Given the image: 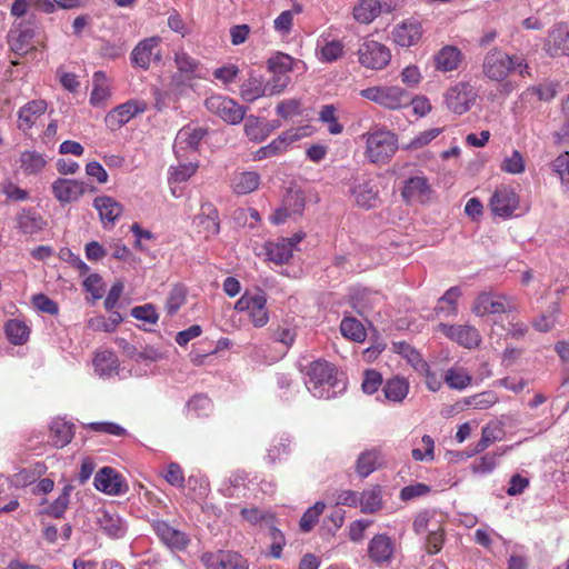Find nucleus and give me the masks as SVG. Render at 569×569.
<instances>
[{
	"label": "nucleus",
	"instance_id": "31",
	"mask_svg": "<svg viewBox=\"0 0 569 569\" xmlns=\"http://www.w3.org/2000/svg\"><path fill=\"white\" fill-rule=\"evenodd\" d=\"M382 465L381 452L373 448L361 452L356 461V472L361 478H367Z\"/></svg>",
	"mask_w": 569,
	"mask_h": 569
},
{
	"label": "nucleus",
	"instance_id": "52",
	"mask_svg": "<svg viewBox=\"0 0 569 569\" xmlns=\"http://www.w3.org/2000/svg\"><path fill=\"white\" fill-rule=\"evenodd\" d=\"M72 490L73 486L66 485L59 497L46 508L44 512L53 518H61L70 503Z\"/></svg>",
	"mask_w": 569,
	"mask_h": 569
},
{
	"label": "nucleus",
	"instance_id": "32",
	"mask_svg": "<svg viewBox=\"0 0 569 569\" xmlns=\"http://www.w3.org/2000/svg\"><path fill=\"white\" fill-rule=\"evenodd\" d=\"M527 210L526 206H520L519 197L513 190H500V218L519 217Z\"/></svg>",
	"mask_w": 569,
	"mask_h": 569
},
{
	"label": "nucleus",
	"instance_id": "11",
	"mask_svg": "<svg viewBox=\"0 0 569 569\" xmlns=\"http://www.w3.org/2000/svg\"><path fill=\"white\" fill-rule=\"evenodd\" d=\"M476 99V92L469 83L460 82L449 88L445 94L447 108L457 114L467 112Z\"/></svg>",
	"mask_w": 569,
	"mask_h": 569
},
{
	"label": "nucleus",
	"instance_id": "22",
	"mask_svg": "<svg viewBox=\"0 0 569 569\" xmlns=\"http://www.w3.org/2000/svg\"><path fill=\"white\" fill-rule=\"evenodd\" d=\"M173 60L179 74L184 80H192L202 77L200 61L191 57L182 48L174 51Z\"/></svg>",
	"mask_w": 569,
	"mask_h": 569
},
{
	"label": "nucleus",
	"instance_id": "10",
	"mask_svg": "<svg viewBox=\"0 0 569 569\" xmlns=\"http://www.w3.org/2000/svg\"><path fill=\"white\" fill-rule=\"evenodd\" d=\"M305 238V233L298 232L290 238H278L264 244L267 259L277 264L287 263L293 254L297 244Z\"/></svg>",
	"mask_w": 569,
	"mask_h": 569
},
{
	"label": "nucleus",
	"instance_id": "21",
	"mask_svg": "<svg viewBox=\"0 0 569 569\" xmlns=\"http://www.w3.org/2000/svg\"><path fill=\"white\" fill-rule=\"evenodd\" d=\"M431 187L425 176H416L406 180L401 196L406 201L425 202L429 199Z\"/></svg>",
	"mask_w": 569,
	"mask_h": 569
},
{
	"label": "nucleus",
	"instance_id": "17",
	"mask_svg": "<svg viewBox=\"0 0 569 569\" xmlns=\"http://www.w3.org/2000/svg\"><path fill=\"white\" fill-rule=\"evenodd\" d=\"M86 192V184L74 179L59 178L52 183V193L62 204L78 201Z\"/></svg>",
	"mask_w": 569,
	"mask_h": 569
},
{
	"label": "nucleus",
	"instance_id": "63",
	"mask_svg": "<svg viewBox=\"0 0 569 569\" xmlns=\"http://www.w3.org/2000/svg\"><path fill=\"white\" fill-rule=\"evenodd\" d=\"M520 300L516 296L500 295V319L511 318L512 315L519 316Z\"/></svg>",
	"mask_w": 569,
	"mask_h": 569
},
{
	"label": "nucleus",
	"instance_id": "39",
	"mask_svg": "<svg viewBox=\"0 0 569 569\" xmlns=\"http://www.w3.org/2000/svg\"><path fill=\"white\" fill-rule=\"evenodd\" d=\"M260 184V176L253 171H243L232 179V189L237 194H248Z\"/></svg>",
	"mask_w": 569,
	"mask_h": 569
},
{
	"label": "nucleus",
	"instance_id": "29",
	"mask_svg": "<svg viewBox=\"0 0 569 569\" xmlns=\"http://www.w3.org/2000/svg\"><path fill=\"white\" fill-rule=\"evenodd\" d=\"M46 221L33 209H23L17 216V227L23 234H34L43 230Z\"/></svg>",
	"mask_w": 569,
	"mask_h": 569
},
{
	"label": "nucleus",
	"instance_id": "3",
	"mask_svg": "<svg viewBox=\"0 0 569 569\" xmlns=\"http://www.w3.org/2000/svg\"><path fill=\"white\" fill-rule=\"evenodd\" d=\"M360 96L389 110L410 106V92L399 86H375L362 89Z\"/></svg>",
	"mask_w": 569,
	"mask_h": 569
},
{
	"label": "nucleus",
	"instance_id": "14",
	"mask_svg": "<svg viewBox=\"0 0 569 569\" xmlns=\"http://www.w3.org/2000/svg\"><path fill=\"white\" fill-rule=\"evenodd\" d=\"M438 329L450 340L466 348H473L479 345L480 336L475 327L468 325L440 323Z\"/></svg>",
	"mask_w": 569,
	"mask_h": 569
},
{
	"label": "nucleus",
	"instance_id": "33",
	"mask_svg": "<svg viewBox=\"0 0 569 569\" xmlns=\"http://www.w3.org/2000/svg\"><path fill=\"white\" fill-rule=\"evenodd\" d=\"M291 451V439L288 435L276 436L267 448L264 460L269 465H274L287 457Z\"/></svg>",
	"mask_w": 569,
	"mask_h": 569
},
{
	"label": "nucleus",
	"instance_id": "41",
	"mask_svg": "<svg viewBox=\"0 0 569 569\" xmlns=\"http://www.w3.org/2000/svg\"><path fill=\"white\" fill-rule=\"evenodd\" d=\"M409 383L405 378L395 377L383 386V392L388 400L393 402H401L408 395Z\"/></svg>",
	"mask_w": 569,
	"mask_h": 569
},
{
	"label": "nucleus",
	"instance_id": "50",
	"mask_svg": "<svg viewBox=\"0 0 569 569\" xmlns=\"http://www.w3.org/2000/svg\"><path fill=\"white\" fill-rule=\"evenodd\" d=\"M6 335L11 343L23 345L29 339L30 329L24 322L12 319L6 325Z\"/></svg>",
	"mask_w": 569,
	"mask_h": 569
},
{
	"label": "nucleus",
	"instance_id": "38",
	"mask_svg": "<svg viewBox=\"0 0 569 569\" xmlns=\"http://www.w3.org/2000/svg\"><path fill=\"white\" fill-rule=\"evenodd\" d=\"M381 10L379 0H361L353 8V18L360 23L368 24L381 13Z\"/></svg>",
	"mask_w": 569,
	"mask_h": 569
},
{
	"label": "nucleus",
	"instance_id": "59",
	"mask_svg": "<svg viewBox=\"0 0 569 569\" xmlns=\"http://www.w3.org/2000/svg\"><path fill=\"white\" fill-rule=\"evenodd\" d=\"M187 409L196 417L208 416L212 409V402L206 395H196L188 401Z\"/></svg>",
	"mask_w": 569,
	"mask_h": 569
},
{
	"label": "nucleus",
	"instance_id": "62",
	"mask_svg": "<svg viewBox=\"0 0 569 569\" xmlns=\"http://www.w3.org/2000/svg\"><path fill=\"white\" fill-rule=\"evenodd\" d=\"M131 316L137 320L156 325L159 320V315L157 312L156 307L152 303H146L142 306H137L131 309Z\"/></svg>",
	"mask_w": 569,
	"mask_h": 569
},
{
	"label": "nucleus",
	"instance_id": "20",
	"mask_svg": "<svg viewBox=\"0 0 569 569\" xmlns=\"http://www.w3.org/2000/svg\"><path fill=\"white\" fill-rule=\"evenodd\" d=\"M94 487L108 495H120L127 490L121 476L110 467H104L96 473Z\"/></svg>",
	"mask_w": 569,
	"mask_h": 569
},
{
	"label": "nucleus",
	"instance_id": "25",
	"mask_svg": "<svg viewBox=\"0 0 569 569\" xmlns=\"http://www.w3.org/2000/svg\"><path fill=\"white\" fill-rule=\"evenodd\" d=\"M502 73L510 76L513 81H518L529 74V68L522 56L507 53L503 58H500V82L502 81Z\"/></svg>",
	"mask_w": 569,
	"mask_h": 569
},
{
	"label": "nucleus",
	"instance_id": "60",
	"mask_svg": "<svg viewBox=\"0 0 569 569\" xmlns=\"http://www.w3.org/2000/svg\"><path fill=\"white\" fill-rule=\"evenodd\" d=\"M445 381L450 388L462 390L470 383L471 378L463 369H449L445 375Z\"/></svg>",
	"mask_w": 569,
	"mask_h": 569
},
{
	"label": "nucleus",
	"instance_id": "18",
	"mask_svg": "<svg viewBox=\"0 0 569 569\" xmlns=\"http://www.w3.org/2000/svg\"><path fill=\"white\" fill-rule=\"evenodd\" d=\"M422 36L421 23L416 19H408L397 24L392 30L393 41L403 48H409L419 42Z\"/></svg>",
	"mask_w": 569,
	"mask_h": 569
},
{
	"label": "nucleus",
	"instance_id": "54",
	"mask_svg": "<svg viewBox=\"0 0 569 569\" xmlns=\"http://www.w3.org/2000/svg\"><path fill=\"white\" fill-rule=\"evenodd\" d=\"M326 505L322 501H317L312 507H309L302 515L299 526L301 531L309 532L318 522L320 515L323 512Z\"/></svg>",
	"mask_w": 569,
	"mask_h": 569
},
{
	"label": "nucleus",
	"instance_id": "55",
	"mask_svg": "<svg viewBox=\"0 0 569 569\" xmlns=\"http://www.w3.org/2000/svg\"><path fill=\"white\" fill-rule=\"evenodd\" d=\"M560 311L558 303H552L547 313L541 315L539 318L532 321L533 328L539 332H548L550 331L556 322L557 316Z\"/></svg>",
	"mask_w": 569,
	"mask_h": 569
},
{
	"label": "nucleus",
	"instance_id": "51",
	"mask_svg": "<svg viewBox=\"0 0 569 569\" xmlns=\"http://www.w3.org/2000/svg\"><path fill=\"white\" fill-rule=\"evenodd\" d=\"M300 138L301 134L298 132V130L291 129L284 131L277 139L266 146L267 152L270 157L279 154L283 152L290 143L298 141Z\"/></svg>",
	"mask_w": 569,
	"mask_h": 569
},
{
	"label": "nucleus",
	"instance_id": "61",
	"mask_svg": "<svg viewBox=\"0 0 569 569\" xmlns=\"http://www.w3.org/2000/svg\"><path fill=\"white\" fill-rule=\"evenodd\" d=\"M21 167L27 173H36L39 172L46 164L44 159L41 154L26 151L21 154Z\"/></svg>",
	"mask_w": 569,
	"mask_h": 569
},
{
	"label": "nucleus",
	"instance_id": "57",
	"mask_svg": "<svg viewBox=\"0 0 569 569\" xmlns=\"http://www.w3.org/2000/svg\"><path fill=\"white\" fill-rule=\"evenodd\" d=\"M552 168L561 181L563 191L569 193V152L558 156L552 163Z\"/></svg>",
	"mask_w": 569,
	"mask_h": 569
},
{
	"label": "nucleus",
	"instance_id": "46",
	"mask_svg": "<svg viewBox=\"0 0 569 569\" xmlns=\"http://www.w3.org/2000/svg\"><path fill=\"white\" fill-rule=\"evenodd\" d=\"M241 98L247 102H253L260 97L268 96L266 84L257 77H250L240 88Z\"/></svg>",
	"mask_w": 569,
	"mask_h": 569
},
{
	"label": "nucleus",
	"instance_id": "34",
	"mask_svg": "<svg viewBox=\"0 0 569 569\" xmlns=\"http://www.w3.org/2000/svg\"><path fill=\"white\" fill-rule=\"evenodd\" d=\"M74 426L61 418L54 419L50 425L52 445L57 448H63L71 442Z\"/></svg>",
	"mask_w": 569,
	"mask_h": 569
},
{
	"label": "nucleus",
	"instance_id": "13",
	"mask_svg": "<svg viewBox=\"0 0 569 569\" xmlns=\"http://www.w3.org/2000/svg\"><path fill=\"white\" fill-rule=\"evenodd\" d=\"M305 210V197L300 191L290 190L283 197L282 206L276 210L270 220L274 224L283 223L288 218H297Z\"/></svg>",
	"mask_w": 569,
	"mask_h": 569
},
{
	"label": "nucleus",
	"instance_id": "7",
	"mask_svg": "<svg viewBox=\"0 0 569 569\" xmlns=\"http://www.w3.org/2000/svg\"><path fill=\"white\" fill-rule=\"evenodd\" d=\"M160 43L161 38L158 36L139 41L131 51V64L136 68L148 70L152 62L160 63L162 61Z\"/></svg>",
	"mask_w": 569,
	"mask_h": 569
},
{
	"label": "nucleus",
	"instance_id": "47",
	"mask_svg": "<svg viewBox=\"0 0 569 569\" xmlns=\"http://www.w3.org/2000/svg\"><path fill=\"white\" fill-rule=\"evenodd\" d=\"M93 89L90 96V102L93 106L100 104L110 97L108 79L102 71H97L92 78Z\"/></svg>",
	"mask_w": 569,
	"mask_h": 569
},
{
	"label": "nucleus",
	"instance_id": "1",
	"mask_svg": "<svg viewBox=\"0 0 569 569\" xmlns=\"http://www.w3.org/2000/svg\"><path fill=\"white\" fill-rule=\"evenodd\" d=\"M306 387L311 395L319 399L333 398L338 391L339 381L335 367L325 360L312 361L306 371Z\"/></svg>",
	"mask_w": 569,
	"mask_h": 569
},
{
	"label": "nucleus",
	"instance_id": "23",
	"mask_svg": "<svg viewBox=\"0 0 569 569\" xmlns=\"http://www.w3.org/2000/svg\"><path fill=\"white\" fill-rule=\"evenodd\" d=\"M196 223L199 232L204 233V238H210L219 233L220 224L217 209L211 203H203L201 212L196 217Z\"/></svg>",
	"mask_w": 569,
	"mask_h": 569
},
{
	"label": "nucleus",
	"instance_id": "43",
	"mask_svg": "<svg viewBox=\"0 0 569 569\" xmlns=\"http://www.w3.org/2000/svg\"><path fill=\"white\" fill-rule=\"evenodd\" d=\"M392 348L395 352L402 356L407 361L417 370H427V362L421 358L420 353L405 341L393 342Z\"/></svg>",
	"mask_w": 569,
	"mask_h": 569
},
{
	"label": "nucleus",
	"instance_id": "27",
	"mask_svg": "<svg viewBox=\"0 0 569 569\" xmlns=\"http://www.w3.org/2000/svg\"><path fill=\"white\" fill-rule=\"evenodd\" d=\"M96 373L101 378H110L119 372V360L114 352L103 350L93 358Z\"/></svg>",
	"mask_w": 569,
	"mask_h": 569
},
{
	"label": "nucleus",
	"instance_id": "2",
	"mask_svg": "<svg viewBox=\"0 0 569 569\" xmlns=\"http://www.w3.org/2000/svg\"><path fill=\"white\" fill-rule=\"evenodd\" d=\"M366 141L365 156L375 164L387 163L398 150L397 137L389 130L377 129L362 134Z\"/></svg>",
	"mask_w": 569,
	"mask_h": 569
},
{
	"label": "nucleus",
	"instance_id": "5",
	"mask_svg": "<svg viewBox=\"0 0 569 569\" xmlns=\"http://www.w3.org/2000/svg\"><path fill=\"white\" fill-rule=\"evenodd\" d=\"M357 54L359 63L371 70H381L386 68L391 59L389 48L375 40L363 41L360 44Z\"/></svg>",
	"mask_w": 569,
	"mask_h": 569
},
{
	"label": "nucleus",
	"instance_id": "16",
	"mask_svg": "<svg viewBox=\"0 0 569 569\" xmlns=\"http://www.w3.org/2000/svg\"><path fill=\"white\" fill-rule=\"evenodd\" d=\"M351 193L356 203L365 209L376 207L379 201L377 184L372 179L367 177L355 179Z\"/></svg>",
	"mask_w": 569,
	"mask_h": 569
},
{
	"label": "nucleus",
	"instance_id": "35",
	"mask_svg": "<svg viewBox=\"0 0 569 569\" xmlns=\"http://www.w3.org/2000/svg\"><path fill=\"white\" fill-rule=\"evenodd\" d=\"M461 297V290L459 287L449 288L443 296L438 300L435 308L437 316L440 317H455L457 316L458 308L457 301Z\"/></svg>",
	"mask_w": 569,
	"mask_h": 569
},
{
	"label": "nucleus",
	"instance_id": "42",
	"mask_svg": "<svg viewBox=\"0 0 569 569\" xmlns=\"http://www.w3.org/2000/svg\"><path fill=\"white\" fill-rule=\"evenodd\" d=\"M47 470V467L42 462H37L31 468L21 469L14 473L11 478V482L16 487H27L36 482Z\"/></svg>",
	"mask_w": 569,
	"mask_h": 569
},
{
	"label": "nucleus",
	"instance_id": "4",
	"mask_svg": "<svg viewBox=\"0 0 569 569\" xmlns=\"http://www.w3.org/2000/svg\"><path fill=\"white\" fill-rule=\"evenodd\" d=\"M8 43L14 54L23 57L36 54L42 41L38 38L37 27L32 22H19L13 26L8 34Z\"/></svg>",
	"mask_w": 569,
	"mask_h": 569
},
{
	"label": "nucleus",
	"instance_id": "12",
	"mask_svg": "<svg viewBox=\"0 0 569 569\" xmlns=\"http://www.w3.org/2000/svg\"><path fill=\"white\" fill-rule=\"evenodd\" d=\"M201 561L207 569H248L247 560L234 551L206 552Z\"/></svg>",
	"mask_w": 569,
	"mask_h": 569
},
{
	"label": "nucleus",
	"instance_id": "26",
	"mask_svg": "<svg viewBox=\"0 0 569 569\" xmlns=\"http://www.w3.org/2000/svg\"><path fill=\"white\" fill-rule=\"evenodd\" d=\"M97 523L106 535L112 538L124 536L127 527L122 519L114 512L101 510L97 515Z\"/></svg>",
	"mask_w": 569,
	"mask_h": 569
},
{
	"label": "nucleus",
	"instance_id": "49",
	"mask_svg": "<svg viewBox=\"0 0 569 569\" xmlns=\"http://www.w3.org/2000/svg\"><path fill=\"white\" fill-rule=\"evenodd\" d=\"M187 288L182 284H174L168 293L164 310L168 316H174L186 303Z\"/></svg>",
	"mask_w": 569,
	"mask_h": 569
},
{
	"label": "nucleus",
	"instance_id": "19",
	"mask_svg": "<svg viewBox=\"0 0 569 569\" xmlns=\"http://www.w3.org/2000/svg\"><path fill=\"white\" fill-rule=\"evenodd\" d=\"M395 553L393 540L385 535H376L368 545V556L377 565L389 563Z\"/></svg>",
	"mask_w": 569,
	"mask_h": 569
},
{
	"label": "nucleus",
	"instance_id": "56",
	"mask_svg": "<svg viewBox=\"0 0 569 569\" xmlns=\"http://www.w3.org/2000/svg\"><path fill=\"white\" fill-rule=\"evenodd\" d=\"M500 327L507 332V336L516 339L525 337L528 331V326L516 315L508 319H500Z\"/></svg>",
	"mask_w": 569,
	"mask_h": 569
},
{
	"label": "nucleus",
	"instance_id": "37",
	"mask_svg": "<svg viewBox=\"0 0 569 569\" xmlns=\"http://www.w3.org/2000/svg\"><path fill=\"white\" fill-rule=\"evenodd\" d=\"M268 69L272 74H288L295 68H298L299 64L303 67V62L300 60L293 59L291 56L283 52H276L268 59Z\"/></svg>",
	"mask_w": 569,
	"mask_h": 569
},
{
	"label": "nucleus",
	"instance_id": "58",
	"mask_svg": "<svg viewBox=\"0 0 569 569\" xmlns=\"http://www.w3.org/2000/svg\"><path fill=\"white\" fill-rule=\"evenodd\" d=\"M498 301L495 299L492 293L482 292L476 299L472 310L477 316L482 317L489 313H495Z\"/></svg>",
	"mask_w": 569,
	"mask_h": 569
},
{
	"label": "nucleus",
	"instance_id": "45",
	"mask_svg": "<svg viewBox=\"0 0 569 569\" xmlns=\"http://www.w3.org/2000/svg\"><path fill=\"white\" fill-rule=\"evenodd\" d=\"M341 335L356 342L365 341L367 333L363 325L356 318L346 317L340 323Z\"/></svg>",
	"mask_w": 569,
	"mask_h": 569
},
{
	"label": "nucleus",
	"instance_id": "53",
	"mask_svg": "<svg viewBox=\"0 0 569 569\" xmlns=\"http://www.w3.org/2000/svg\"><path fill=\"white\" fill-rule=\"evenodd\" d=\"M319 121L327 124V129L331 134H340L343 126L339 123L337 117V108L333 104H325L319 111Z\"/></svg>",
	"mask_w": 569,
	"mask_h": 569
},
{
	"label": "nucleus",
	"instance_id": "15",
	"mask_svg": "<svg viewBox=\"0 0 569 569\" xmlns=\"http://www.w3.org/2000/svg\"><path fill=\"white\" fill-rule=\"evenodd\" d=\"M152 528L159 539L171 550H184L190 539L187 533L180 531L162 520L154 521Z\"/></svg>",
	"mask_w": 569,
	"mask_h": 569
},
{
	"label": "nucleus",
	"instance_id": "44",
	"mask_svg": "<svg viewBox=\"0 0 569 569\" xmlns=\"http://www.w3.org/2000/svg\"><path fill=\"white\" fill-rule=\"evenodd\" d=\"M360 507L363 513H375L382 508V492L380 486H375L361 493Z\"/></svg>",
	"mask_w": 569,
	"mask_h": 569
},
{
	"label": "nucleus",
	"instance_id": "36",
	"mask_svg": "<svg viewBox=\"0 0 569 569\" xmlns=\"http://www.w3.org/2000/svg\"><path fill=\"white\" fill-rule=\"evenodd\" d=\"M207 131L203 128H191V127H183L179 130L176 142H174V149H191L196 150L200 143V141L206 136Z\"/></svg>",
	"mask_w": 569,
	"mask_h": 569
},
{
	"label": "nucleus",
	"instance_id": "40",
	"mask_svg": "<svg viewBox=\"0 0 569 569\" xmlns=\"http://www.w3.org/2000/svg\"><path fill=\"white\" fill-rule=\"evenodd\" d=\"M461 61V52L456 47L447 46L436 56L437 69L452 71L458 68Z\"/></svg>",
	"mask_w": 569,
	"mask_h": 569
},
{
	"label": "nucleus",
	"instance_id": "8",
	"mask_svg": "<svg viewBox=\"0 0 569 569\" xmlns=\"http://www.w3.org/2000/svg\"><path fill=\"white\" fill-rule=\"evenodd\" d=\"M206 108L230 124L240 123L246 114V108L233 99L223 96H211L204 101Z\"/></svg>",
	"mask_w": 569,
	"mask_h": 569
},
{
	"label": "nucleus",
	"instance_id": "6",
	"mask_svg": "<svg viewBox=\"0 0 569 569\" xmlns=\"http://www.w3.org/2000/svg\"><path fill=\"white\" fill-rule=\"evenodd\" d=\"M266 305L267 298L263 292H244L236 302L234 309L241 312H248L253 326L261 328L269 321V315Z\"/></svg>",
	"mask_w": 569,
	"mask_h": 569
},
{
	"label": "nucleus",
	"instance_id": "48",
	"mask_svg": "<svg viewBox=\"0 0 569 569\" xmlns=\"http://www.w3.org/2000/svg\"><path fill=\"white\" fill-rule=\"evenodd\" d=\"M343 43L339 40H323L318 42L319 59L323 62L337 61L343 54Z\"/></svg>",
	"mask_w": 569,
	"mask_h": 569
},
{
	"label": "nucleus",
	"instance_id": "64",
	"mask_svg": "<svg viewBox=\"0 0 569 569\" xmlns=\"http://www.w3.org/2000/svg\"><path fill=\"white\" fill-rule=\"evenodd\" d=\"M482 72L490 80H498V54L496 48L488 51L483 59Z\"/></svg>",
	"mask_w": 569,
	"mask_h": 569
},
{
	"label": "nucleus",
	"instance_id": "30",
	"mask_svg": "<svg viewBox=\"0 0 569 569\" xmlns=\"http://www.w3.org/2000/svg\"><path fill=\"white\" fill-rule=\"evenodd\" d=\"M47 103L44 100H32L20 108L18 112L19 128L22 130L30 129L37 118L44 113Z\"/></svg>",
	"mask_w": 569,
	"mask_h": 569
},
{
	"label": "nucleus",
	"instance_id": "9",
	"mask_svg": "<svg viewBox=\"0 0 569 569\" xmlns=\"http://www.w3.org/2000/svg\"><path fill=\"white\" fill-rule=\"evenodd\" d=\"M147 102L143 100L132 99L121 103L110 110L106 116V124L111 130H118L128 123L136 116L147 110Z\"/></svg>",
	"mask_w": 569,
	"mask_h": 569
},
{
	"label": "nucleus",
	"instance_id": "24",
	"mask_svg": "<svg viewBox=\"0 0 569 569\" xmlns=\"http://www.w3.org/2000/svg\"><path fill=\"white\" fill-rule=\"evenodd\" d=\"M93 208L98 211L101 221L113 224L122 214L123 207L110 196H99L93 200Z\"/></svg>",
	"mask_w": 569,
	"mask_h": 569
},
{
	"label": "nucleus",
	"instance_id": "28",
	"mask_svg": "<svg viewBox=\"0 0 569 569\" xmlns=\"http://www.w3.org/2000/svg\"><path fill=\"white\" fill-rule=\"evenodd\" d=\"M547 51L552 57L569 56V30L565 26H558L550 31Z\"/></svg>",
	"mask_w": 569,
	"mask_h": 569
}]
</instances>
